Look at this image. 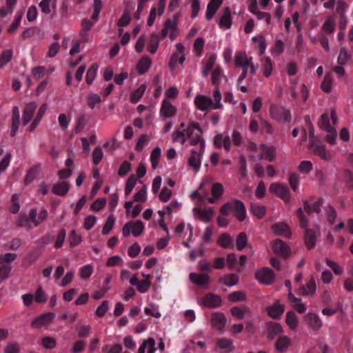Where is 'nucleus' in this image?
Returning a JSON list of instances; mask_svg holds the SVG:
<instances>
[{
	"label": "nucleus",
	"mask_w": 353,
	"mask_h": 353,
	"mask_svg": "<svg viewBox=\"0 0 353 353\" xmlns=\"http://www.w3.org/2000/svg\"><path fill=\"white\" fill-rule=\"evenodd\" d=\"M201 129L198 123H190L188 127L185 128V123H181L172 134V139L174 142H181L184 145L187 141L190 143L191 139L195 137V134L201 136Z\"/></svg>",
	"instance_id": "f257e3e1"
},
{
	"label": "nucleus",
	"mask_w": 353,
	"mask_h": 353,
	"mask_svg": "<svg viewBox=\"0 0 353 353\" xmlns=\"http://www.w3.org/2000/svg\"><path fill=\"white\" fill-rule=\"evenodd\" d=\"M213 97L214 101L205 95L199 94L194 98V103L197 109L203 112L221 108L223 106L221 103L222 97L219 89L214 91Z\"/></svg>",
	"instance_id": "f03ea898"
},
{
	"label": "nucleus",
	"mask_w": 353,
	"mask_h": 353,
	"mask_svg": "<svg viewBox=\"0 0 353 353\" xmlns=\"http://www.w3.org/2000/svg\"><path fill=\"white\" fill-rule=\"evenodd\" d=\"M190 145L197 146L196 150H192L191 154L188 158V165L195 172L200 170L201 159L205 151V141L199 134H195L191 141Z\"/></svg>",
	"instance_id": "7ed1b4c3"
},
{
	"label": "nucleus",
	"mask_w": 353,
	"mask_h": 353,
	"mask_svg": "<svg viewBox=\"0 0 353 353\" xmlns=\"http://www.w3.org/2000/svg\"><path fill=\"white\" fill-rule=\"evenodd\" d=\"M296 213L299 219L301 228L305 229V243L308 249H311L316 244V239L319 234V227L316 226L315 230L307 228L308 220L304 215L302 208H298Z\"/></svg>",
	"instance_id": "20e7f679"
},
{
	"label": "nucleus",
	"mask_w": 353,
	"mask_h": 353,
	"mask_svg": "<svg viewBox=\"0 0 353 353\" xmlns=\"http://www.w3.org/2000/svg\"><path fill=\"white\" fill-rule=\"evenodd\" d=\"M220 212L223 215H228L231 212H233L239 221H243L246 218L245 205L241 201L238 199L225 203L220 208Z\"/></svg>",
	"instance_id": "39448f33"
},
{
	"label": "nucleus",
	"mask_w": 353,
	"mask_h": 353,
	"mask_svg": "<svg viewBox=\"0 0 353 353\" xmlns=\"http://www.w3.org/2000/svg\"><path fill=\"white\" fill-rule=\"evenodd\" d=\"M308 149L315 155L320 157L325 161H330L332 159V155L327 151L325 145L321 144L318 139L314 136V132H310V141Z\"/></svg>",
	"instance_id": "423d86ee"
},
{
	"label": "nucleus",
	"mask_w": 353,
	"mask_h": 353,
	"mask_svg": "<svg viewBox=\"0 0 353 353\" xmlns=\"http://www.w3.org/2000/svg\"><path fill=\"white\" fill-rule=\"evenodd\" d=\"M252 57L247 54L245 52H237L234 56V64L242 70H250L252 74H254L258 70V65H254L252 61Z\"/></svg>",
	"instance_id": "0eeeda50"
},
{
	"label": "nucleus",
	"mask_w": 353,
	"mask_h": 353,
	"mask_svg": "<svg viewBox=\"0 0 353 353\" xmlns=\"http://www.w3.org/2000/svg\"><path fill=\"white\" fill-rule=\"evenodd\" d=\"M145 225L141 221H132L124 225L122 229V234L124 237H128L130 234L134 236H139L143 232Z\"/></svg>",
	"instance_id": "6e6552de"
},
{
	"label": "nucleus",
	"mask_w": 353,
	"mask_h": 353,
	"mask_svg": "<svg viewBox=\"0 0 353 353\" xmlns=\"http://www.w3.org/2000/svg\"><path fill=\"white\" fill-rule=\"evenodd\" d=\"M175 47L176 51L172 53L168 63V65L172 71L176 70L177 64L182 65L185 60L183 45L181 43H177Z\"/></svg>",
	"instance_id": "1a4fd4ad"
},
{
	"label": "nucleus",
	"mask_w": 353,
	"mask_h": 353,
	"mask_svg": "<svg viewBox=\"0 0 353 353\" xmlns=\"http://www.w3.org/2000/svg\"><path fill=\"white\" fill-rule=\"evenodd\" d=\"M269 191L281 198L285 203L290 201V190L285 185L279 183H272L270 185Z\"/></svg>",
	"instance_id": "9d476101"
},
{
	"label": "nucleus",
	"mask_w": 353,
	"mask_h": 353,
	"mask_svg": "<svg viewBox=\"0 0 353 353\" xmlns=\"http://www.w3.org/2000/svg\"><path fill=\"white\" fill-rule=\"evenodd\" d=\"M54 317V313L47 312L34 319L31 322V326L37 329L47 327L53 321Z\"/></svg>",
	"instance_id": "9b49d317"
},
{
	"label": "nucleus",
	"mask_w": 353,
	"mask_h": 353,
	"mask_svg": "<svg viewBox=\"0 0 353 353\" xmlns=\"http://www.w3.org/2000/svg\"><path fill=\"white\" fill-rule=\"evenodd\" d=\"M255 279L261 283L269 285L274 280V274L268 268H263L255 272Z\"/></svg>",
	"instance_id": "f8f14e48"
},
{
	"label": "nucleus",
	"mask_w": 353,
	"mask_h": 353,
	"mask_svg": "<svg viewBox=\"0 0 353 353\" xmlns=\"http://www.w3.org/2000/svg\"><path fill=\"white\" fill-rule=\"evenodd\" d=\"M176 108L167 99H164L161 103L159 110L160 117L163 120L175 116Z\"/></svg>",
	"instance_id": "ddd939ff"
},
{
	"label": "nucleus",
	"mask_w": 353,
	"mask_h": 353,
	"mask_svg": "<svg viewBox=\"0 0 353 353\" xmlns=\"http://www.w3.org/2000/svg\"><path fill=\"white\" fill-rule=\"evenodd\" d=\"M178 35V28L176 22L168 19L165 21V26L161 31V38L167 36L169 37L171 41L174 40Z\"/></svg>",
	"instance_id": "4468645a"
},
{
	"label": "nucleus",
	"mask_w": 353,
	"mask_h": 353,
	"mask_svg": "<svg viewBox=\"0 0 353 353\" xmlns=\"http://www.w3.org/2000/svg\"><path fill=\"white\" fill-rule=\"evenodd\" d=\"M192 212L196 218L205 223L210 221L214 215V211L212 208L202 209L200 207H195L192 209Z\"/></svg>",
	"instance_id": "2eb2a0df"
},
{
	"label": "nucleus",
	"mask_w": 353,
	"mask_h": 353,
	"mask_svg": "<svg viewBox=\"0 0 353 353\" xmlns=\"http://www.w3.org/2000/svg\"><path fill=\"white\" fill-rule=\"evenodd\" d=\"M248 10L256 16L258 20L263 19L267 25H270L272 21V16L269 12H261L259 10L256 0L254 1L252 5H249Z\"/></svg>",
	"instance_id": "dca6fc26"
},
{
	"label": "nucleus",
	"mask_w": 353,
	"mask_h": 353,
	"mask_svg": "<svg viewBox=\"0 0 353 353\" xmlns=\"http://www.w3.org/2000/svg\"><path fill=\"white\" fill-rule=\"evenodd\" d=\"M200 303L205 307L214 308L221 306L222 300L219 296L209 293L201 299Z\"/></svg>",
	"instance_id": "f3484780"
},
{
	"label": "nucleus",
	"mask_w": 353,
	"mask_h": 353,
	"mask_svg": "<svg viewBox=\"0 0 353 353\" xmlns=\"http://www.w3.org/2000/svg\"><path fill=\"white\" fill-rule=\"evenodd\" d=\"M211 325L219 332L223 333L226 325V318L223 313L216 312L212 314Z\"/></svg>",
	"instance_id": "a211bd4d"
},
{
	"label": "nucleus",
	"mask_w": 353,
	"mask_h": 353,
	"mask_svg": "<svg viewBox=\"0 0 353 353\" xmlns=\"http://www.w3.org/2000/svg\"><path fill=\"white\" fill-rule=\"evenodd\" d=\"M272 250L275 254L283 257H288L290 254V247L280 239H276L273 242Z\"/></svg>",
	"instance_id": "6ab92c4d"
},
{
	"label": "nucleus",
	"mask_w": 353,
	"mask_h": 353,
	"mask_svg": "<svg viewBox=\"0 0 353 353\" xmlns=\"http://www.w3.org/2000/svg\"><path fill=\"white\" fill-rule=\"evenodd\" d=\"M272 231L276 235L282 236L285 238L292 236L291 230L286 223L280 222L274 223L271 227Z\"/></svg>",
	"instance_id": "aec40b11"
},
{
	"label": "nucleus",
	"mask_w": 353,
	"mask_h": 353,
	"mask_svg": "<svg viewBox=\"0 0 353 353\" xmlns=\"http://www.w3.org/2000/svg\"><path fill=\"white\" fill-rule=\"evenodd\" d=\"M37 108V104L34 101L26 104L22 114V121L23 125H26L31 121Z\"/></svg>",
	"instance_id": "412c9836"
},
{
	"label": "nucleus",
	"mask_w": 353,
	"mask_h": 353,
	"mask_svg": "<svg viewBox=\"0 0 353 353\" xmlns=\"http://www.w3.org/2000/svg\"><path fill=\"white\" fill-rule=\"evenodd\" d=\"M189 279L191 282L197 285L207 287L210 281V277L206 273L190 272L189 274Z\"/></svg>",
	"instance_id": "4be33fe9"
},
{
	"label": "nucleus",
	"mask_w": 353,
	"mask_h": 353,
	"mask_svg": "<svg viewBox=\"0 0 353 353\" xmlns=\"http://www.w3.org/2000/svg\"><path fill=\"white\" fill-rule=\"evenodd\" d=\"M260 155L259 159H267L269 161H273L275 159L276 148L272 145H261L259 146Z\"/></svg>",
	"instance_id": "5701e85b"
},
{
	"label": "nucleus",
	"mask_w": 353,
	"mask_h": 353,
	"mask_svg": "<svg viewBox=\"0 0 353 353\" xmlns=\"http://www.w3.org/2000/svg\"><path fill=\"white\" fill-rule=\"evenodd\" d=\"M214 143L217 148H223L227 152L230 150L231 142L229 136L218 134L214 137Z\"/></svg>",
	"instance_id": "b1692460"
},
{
	"label": "nucleus",
	"mask_w": 353,
	"mask_h": 353,
	"mask_svg": "<svg viewBox=\"0 0 353 353\" xmlns=\"http://www.w3.org/2000/svg\"><path fill=\"white\" fill-rule=\"evenodd\" d=\"M323 203V199L320 198L315 200L305 201L304 203V208L308 214L312 212L319 213Z\"/></svg>",
	"instance_id": "393cba45"
},
{
	"label": "nucleus",
	"mask_w": 353,
	"mask_h": 353,
	"mask_svg": "<svg viewBox=\"0 0 353 353\" xmlns=\"http://www.w3.org/2000/svg\"><path fill=\"white\" fill-rule=\"evenodd\" d=\"M157 351L156 342L154 339L148 338L144 340L138 349V353H155Z\"/></svg>",
	"instance_id": "a878e982"
},
{
	"label": "nucleus",
	"mask_w": 353,
	"mask_h": 353,
	"mask_svg": "<svg viewBox=\"0 0 353 353\" xmlns=\"http://www.w3.org/2000/svg\"><path fill=\"white\" fill-rule=\"evenodd\" d=\"M211 191L212 196L208 197V199L210 203H214L222 197L224 192V188L222 184L219 183H214L212 184Z\"/></svg>",
	"instance_id": "bb28decb"
},
{
	"label": "nucleus",
	"mask_w": 353,
	"mask_h": 353,
	"mask_svg": "<svg viewBox=\"0 0 353 353\" xmlns=\"http://www.w3.org/2000/svg\"><path fill=\"white\" fill-rule=\"evenodd\" d=\"M20 111L17 106H14L12 110V127L10 135L14 137L19 127Z\"/></svg>",
	"instance_id": "cd10ccee"
},
{
	"label": "nucleus",
	"mask_w": 353,
	"mask_h": 353,
	"mask_svg": "<svg viewBox=\"0 0 353 353\" xmlns=\"http://www.w3.org/2000/svg\"><path fill=\"white\" fill-rule=\"evenodd\" d=\"M223 3V0H210L207 6L205 17L208 21L211 20L215 13L216 12L219 8Z\"/></svg>",
	"instance_id": "c85d7f7f"
},
{
	"label": "nucleus",
	"mask_w": 353,
	"mask_h": 353,
	"mask_svg": "<svg viewBox=\"0 0 353 353\" xmlns=\"http://www.w3.org/2000/svg\"><path fill=\"white\" fill-rule=\"evenodd\" d=\"M219 26L221 29L228 30L231 28L232 18L230 10L228 8H225L220 17Z\"/></svg>",
	"instance_id": "c756f323"
},
{
	"label": "nucleus",
	"mask_w": 353,
	"mask_h": 353,
	"mask_svg": "<svg viewBox=\"0 0 353 353\" xmlns=\"http://www.w3.org/2000/svg\"><path fill=\"white\" fill-rule=\"evenodd\" d=\"M308 325L313 330H318L322 327V322L319 316L314 313H308L305 316Z\"/></svg>",
	"instance_id": "7c9ffc66"
},
{
	"label": "nucleus",
	"mask_w": 353,
	"mask_h": 353,
	"mask_svg": "<svg viewBox=\"0 0 353 353\" xmlns=\"http://www.w3.org/2000/svg\"><path fill=\"white\" fill-rule=\"evenodd\" d=\"M268 314L274 319L279 318L284 312V305L276 301L272 305L267 309Z\"/></svg>",
	"instance_id": "2f4dec72"
},
{
	"label": "nucleus",
	"mask_w": 353,
	"mask_h": 353,
	"mask_svg": "<svg viewBox=\"0 0 353 353\" xmlns=\"http://www.w3.org/2000/svg\"><path fill=\"white\" fill-rule=\"evenodd\" d=\"M47 216L48 212L46 210H41L39 212L38 215L37 214V210L35 209H32L29 213V216L32 222L36 226L42 223L47 218Z\"/></svg>",
	"instance_id": "473e14b6"
},
{
	"label": "nucleus",
	"mask_w": 353,
	"mask_h": 353,
	"mask_svg": "<svg viewBox=\"0 0 353 353\" xmlns=\"http://www.w3.org/2000/svg\"><path fill=\"white\" fill-rule=\"evenodd\" d=\"M151 65V59L148 56H144L137 63V71L140 75H143L149 70Z\"/></svg>",
	"instance_id": "72a5a7b5"
},
{
	"label": "nucleus",
	"mask_w": 353,
	"mask_h": 353,
	"mask_svg": "<svg viewBox=\"0 0 353 353\" xmlns=\"http://www.w3.org/2000/svg\"><path fill=\"white\" fill-rule=\"evenodd\" d=\"M47 107L48 106H47L46 103H43V105H41L39 107V108L37 112L36 117L34 119V120L32 121V122L30 126V128H29L30 131H33L36 128V127L39 125L41 120L42 119V118L43 117V116L46 114Z\"/></svg>",
	"instance_id": "f704fd0d"
},
{
	"label": "nucleus",
	"mask_w": 353,
	"mask_h": 353,
	"mask_svg": "<svg viewBox=\"0 0 353 353\" xmlns=\"http://www.w3.org/2000/svg\"><path fill=\"white\" fill-rule=\"evenodd\" d=\"M268 336L270 339H273L276 336L281 334L283 332V328L279 323H269L267 325Z\"/></svg>",
	"instance_id": "c9c22d12"
},
{
	"label": "nucleus",
	"mask_w": 353,
	"mask_h": 353,
	"mask_svg": "<svg viewBox=\"0 0 353 353\" xmlns=\"http://www.w3.org/2000/svg\"><path fill=\"white\" fill-rule=\"evenodd\" d=\"M316 290L315 281L313 279H311L305 285L299 289V293L303 296H312L315 293Z\"/></svg>",
	"instance_id": "e433bc0d"
},
{
	"label": "nucleus",
	"mask_w": 353,
	"mask_h": 353,
	"mask_svg": "<svg viewBox=\"0 0 353 353\" xmlns=\"http://www.w3.org/2000/svg\"><path fill=\"white\" fill-rule=\"evenodd\" d=\"M216 345L225 353H229L234 349L233 341L229 339H219L216 341Z\"/></svg>",
	"instance_id": "4c0bfd02"
},
{
	"label": "nucleus",
	"mask_w": 353,
	"mask_h": 353,
	"mask_svg": "<svg viewBox=\"0 0 353 353\" xmlns=\"http://www.w3.org/2000/svg\"><path fill=\"white\" fill-rule=\"evenodd\" d=\"M57 0H42L39 3V7L43 13L50 14L56 8Z\"/></svg>",
	"instance_id": "58836bf2"
},
{
	"label": "nucleus",
	"mask_w": 353,
	"mask_h": 353,
	"mask_svg": "<svg viewBox=\"0 0 353 353\" xmlns=\"http://www.w3.org/2000/svg\"><path fill=\"white\" fill-rule=\"evenodd\" d=\"M146 90V85L142 83L139 88L133 90L130 95V100L132 103H137L142 97Z\"/></svg>",
	"instance_id": "ea45409f"
},
{
	"label": "nucleus",
	"mask_w": 353,
	"mask_h": 353,
	"mask_svg": "<svg viewBox=\"0 0 353 353\" xmlns=\"http://www.w3.org/2000/svg\"><path fill=\"white\" fill-rule=\"evenodd\" d=\"M285 323L291 330H294L296 329L299 325V319L294 312L290 311L287 312Z\"/></svg>",
	"instance_id": "a19ab883"
},
{
	"label": "nucleus",
	"mask_w": 353,
	"mask_h": 353,
	"mask_svg": "<svg viewBox=\"0 0 353 353\" xmlns=\"http://www.w3.org/2000/svg\"><path fill=\"white\" fill-rule=\"evenodd\" d=\"M335 19L333 16L328 17L322 26V30L326 34H332L335 30Z\"/></svg>",
	"instance_id": "79ce46f5"
},
{
	"label": "nucleus",
	"mask_w": 353,
	"mask_h": 353,
	"mask_svg": "<svg viewBox=\"0 0 353 353\" xmlns=\"http://www.w3.org/2000/svg\"><path fill=\"white\" fill-rule=\"evenodd\" d=\"M211 182L212 179L210 178L204 179L199 185V190L192 193V199H199L201 201H204V199L207 197V193L201 194L199 190H201L205 185L210 183Z\"/></svg>",
	"instance_id": "37998d69"
},
{
	"label": "nucleus",
	"mask_w": 353,
	"mask_h": 353,
	"mask_svg": "<svg viewBox=\"0 0 353 353\" xmlns=\"http://www.w3.org/2000/svg\"><path fill=\"white\" fill-rule=\"evenodd\" d=\"M161 157V150L159 147H156L153 149L150 154V159L152 168L154 170L157 168Z\"/></svg>",
	"instance_id": "c03bdc74"
},
{
	"label": "nucleus",
	"mask_w": 353,
	"mask_h": 353,
	"mask_svg": "<svg viewBox=\"0 0 353 353\" xmlns=\"http://www.w3.org/2000/svg\"><path fill=\"white\" fill-rule=\"evenodd\" d=\"M218 244L224 248H231L233 247V239L228 234H222L217 241Z\"/></svg>",
	"instance_id": "a18cd8bd"
},
{
	"label": "nucleus",
	"mask_w": 353,
	"mask_h": 353,
	"mask_svg": "<svg viewBox=\"0 0 353 353\" xmlns=\"http://www.w3.org/2000/svg\"><path fill=\"white\" fill-rule=\"evenodd\" d=\"M291 343V340L288 336H282L278 339L276 343V348L278 351L285 352Z\"/></svg>",
	"instance_id": "49530a36"
},
{
	"label": "nucleus",
	"mask_w": 353,
	"mask_h": 353,
	"mask_svg": "<svg viewBox=\"0 0 353 353\" xmlns=\"http://www.w3.org/2000/svg\"><path fill=\"white\" fill-rule=\"evenodd\" d=\"M69 190V185L67 182L63 181L54 185L52 192L58 195H65Z\"/></svg>",
	"instance_id": "de8ad7c7"
},
{
	"label": "nucleus",
	"mask_w": 353,
	"mask_h": 353,
	"mask_svg": "<svg viewBox=\"0 0 353 353\" xmlns=\"http://www.w3.org/2000/svg\"><path fill=\"white\" fill-rule=\"evenodd\" d=\"M318 125L322 130L330 132L333 128L330 124L327 114L324 113L321 115L320 120L318 122Z\"/></svg>",
	"instance_id": "09e8293b"
},
{
	"label": "nucleus",
	"mask_w": 353,
	"mask_h": 353,
	"mask_svg": "<svg viewBox=\"0 0 353 353\" xmlns=\"http://www.w3.org/2000/svg\"><path fill=\"white\" fill-rule=\"evenodd\" d=\"M250 309L246 306L234 307L231 309L232 314L238 319H242L245 314L250 313Z\"/></svg>",
	"instance_id": "8fccbe9b"
},
{
	"label": "nucleus",
	"mask_w": 353,
	"mask_h": 353,
	"mask_svg": "<svg viewBox=\"0 0 353 353\" xmlns=\"http://www.w3.org/2000/svg\"><path fill=\"white\" fill-rule=\"evenodd\" d=\"M137 183V179L135 175L132 174L128 177V179L126 181L125 190H124L125 195L128 196L129 194H131V192L133 190V189L134 188Z\"/></svg>",
	"instance_id": "3c124183"
},
{
	"label": "nucleus",
	"mask_w": 353,
	"mask_h": 353,
	"mask_svg": "<svg viewBox=\"0 0 353 353\" xmlns=\"http://www.w3.org/2000/svg\"><path fill=\"white\" fill-rule=\"evenodd\" d=\"M13 52L12 50H6L0 54V69L5 67L9 63L12 57Z\"/></svg>",
	"instance_id": "603ef678"
},
{
	"label": "nucleus",
	"mask_w": 353,
	"mask_h": 353,
	"mask_svg": "<svg viewBox=\"0 0 353 353\" xmlns=\"http://www.w3.org/2000/svg\"><path fill=\"white\" fill-rule=\"evenodd\" d=\"M219 281L225 285L233 286L238 283V276L234 274H230L221 278Z\"/></svg>",
	"instance_id": "864d4df0"
},
{
	"label": "nucleus",
	"mask_w": 353,
	"mask_h": 353,
	"mask_svg": "<svg viewBox=\"0 0 353 353\" xmlns=\"http://www.w3.org/2000/svg\"><path fill=\"white\" fill-rule=\"evenodd\" d=\"M21 345L17 341L8 342L3 348L4 353H19Z\"/></svg>",
	"instance_id": "5fc2aeb1"
},
{
	"label": "nucleus",
	"mask_w": 353,
	"mask_h": 353,
	"mask_svg": "<svg viewBox=\"0 0 353 353\" xmlns=\"http://www.w3.org/2000/svg\"><path fill=\"white\" fill-rule=\"evenodd\" d=\"M115 224V218L113 215H110L103 225L102 228V234L103 235H108L111 232L112 229L113 228L114 225Z\"/></svg>",
	"instance_id": "6e6d98bb"
},
{
	"label": "nucleus",
	"mask_w": 353,
	"mask_h": 353,
	"mask_svg": "<svg viewBox=\"0 0 353 353\" xmlns=\"http://www.w3.org/2000/svg\"><path fill=\"white\" fill-rule=\"evenodd\" d=\"M159 36L157 34H152L150 37V43L148 46L149 51L151 54H154L159 48Z\"/></svg>",
	"instance_id": "4d7b16f0"
},
{
	"label": "nucleus",
	"mask_w": 353,
	"mask_h": 353,
	"mask_svg": "<svg viewBox=\"0 0 353 353\" xmlns=\"http://www.w3.org/2000/svg\"><path fill=\"white\" fill-rule=\"evenodd\" d=\"M144 313L155 318H160L161 316L159 311L158 306L153 303L150 304L148 307L144 308Z\"/></svg>",
	"instance_id": "13d9d810"
},
{
	"label": "nucleus",
	"mask_w": 353,
	"mask_h": 353,
	"mask_svg": "<svg viewBox=\"0 0 353 353\" xmlns=\"http://www.w3.org/2000/svg\"><path fill=\"white\" fill-rule=\"evenodd\" d=\"M39 172V168L38 167L30 169L24 179L25 184L28 185L32 183L37 177Z\"/></svg>",
	"instance_id": "bf43d9fd"
},
{
	"label": "nucleus",
	"mask_w": 353,
	"mask_h": 353,
	"mask_svg": "<svg viewBox=\"0 0 353 353\" xmlns=\"http://www.w3.org/2000/svg\"><path fill=\"white\" fill-rule=\"evenodd\" d=\"M148 199L147 187L144 186L134 195V200L139 203H145Z\"/></svg>",
	"instance_id": "052dcab7"
},
{
	"label": "nucleus",
	"mask_w": 353,
	"mask_h": 353,
	"mask_svg": "<svg viewBox=\"0 0 353 353\" xmlns=\"http://www.w3.org/2000/svg\"><path fill=\"white\" fill-rule=\"evenodd\" d=\"M92 272L93 267L90 264L82 266L79 270V275L83 279H88L92 275Z\"/></svg>",
	"instance_id": "680f3d73"
},
{
	"label": "nucleus",
	"mask_w": 353,
	"mask_h": 353,
	"mask_svg": "<svg viewBox=\"0 0 353 353\" xmlns=\"http://www.w3.org/2000/svg\"><path fill=\"white\" fill-rule=\"evenodd\" d=\"M248 243V237L246 234L243 232H241L236 237V249L239 251L242 250L246 245Z\"/></svg>",
	"instance_id": "e2e57ef3"
},
{
	"label": "nucleus",
	"mask_w": 353,
	"mask_h": 353,
	"mask_svg": "<svg viewBox=\"0 0 353 353\" xmlns=\"http://www.w3.org/2000/svg\"><path fill=\"white\" fill-rule=\"evenodd\" d=\"M333 80L330 75H325L321 84V90L325 92H330L332 90Z\"/></svg>",
	"instance_id": "0e129e2a"
},
{
	"label": "nucleus",
	"mask_w": 353,
	"mask_h": 353,
	"mask_svg": "<svg viewBox=\"0 0 353 353\" xmlns=\"http://www.w3.org/2000/svg\"><path fill=\"white\" fill-rule=\"evenodd\" d=\"M251 210L254 216L261 219L265 215L266 208L264 205L252 204L251 205Z\"/></svg>",
	"instance_id": "69168bd1"
},
{
	"label": "nucleus",
	"mask_w": 353,
	"mask_h": 353,
	"mask_svg": "<svg viewBox=\"0 0 353 353\" xmlns=\"http://www.w3.org/2000/svg\"><path fill=\"white\" fill-rule=\"evenodd\" d=\"M101 102V97L95 93H91L88 95V103L90 108L94 109V107Z\"/></svg>",
	"instance_id": "338daca9"
},
{
	"label": "nucleus",
	"mask_w": 353,
	"mask_h": 353,
	"mask_svg": "<svg viewBox=\"0 0 353 353\" xmlns=\"http://www.w3.org/2000/svg\"><path fill=\"white\" fill-rule=\"evenodd\" d=\"M123 347L119 343L113 344L111 346H106L103 348V351L107 353H130L129 352H122Z\"/></svg>",
	"instance_id": "774afa93"
}]
</instances>
